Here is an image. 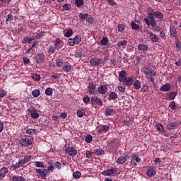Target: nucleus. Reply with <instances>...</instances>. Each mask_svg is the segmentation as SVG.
<instances>
[{
    "mask_svg": "<svg viewBox=\"0 0 181 181\" xmlns=\"http://www.w3.org/2000/svg\"><path fill=\"white\" fill-rule=\"evenodd\" d=\"M127 159H128V155L119 156L117 160V163L118 165H124L127 162Z\"/></svg>",
    "mask_w": 181,
    "mask_h": 181,
    "instance_id": "nucleus-9",
    "label": "nucleus"
},
{
    "mask_svg": "<svg viewBox=\"0 0 181 181\" xmlns=\"http://www.w3.org/2000/svg\"><path fill=\"white\" fill-rule=\"evenodd\" d=\"M148 12H150V13H148V16L144 18V22L146 25H147L148 27L156 26V25H158V23L156 22V20H155V16L153 15V10L149 8L148 9Z\"/></svg>",
    "mask_w": 181,
    "mask_h": 181,
    "instance_id": "nucleus-1",
    "label": "nucleus"
},
{
    "mask_svg": "<svg viewBox=\"0 0 181 181\" xmlns=\"http://www.w3.org/2000/svg\"><path fill=\"white\" fill-rule=\"evenodd\" d=\"M108 87H110V86L107 83L100 85V86L98 88V93L102 95L107 94Z\"/></svg>",
    "mask_w": 181,
    "mask_h": 181,
    "instance_id": "nucleus-4",
    "label": "nucleus"
},
{
    "mask_svg": "<svg viewBox=\"0 0 181 181\" xmlns=\"http://www.w3.org/2000/svg\"><path fill=\"white\" fill-rule=\"evenodd\" d=\"M35 172L39 175L40 177L42 180L46 179L47 175L50 174V172H49V170L47 169L37 168L35 169Z\"/></svg>",
    "mask_w": 181,
    "mask_h": 181,
    "instance_id": "nucleus-2",
    "label": "nucleus"
},
{
    "mask_svg": "<svg viewBox=\"0 0 181 181\" xmlns=\"http://www.w3.org/2000/svg\"><path fill=\"white\" fill-rule=\"evenodd\" d=\"M93 153H93V152L86 151V158H90L93 156Z\"/></svg>",
    "mask_w": 181,
    "mask_h": 181,
    "instance_id": "nucleus-61",
    "label": "nucleus"
},
{
    "mask_svg": "<svg viewBox=\"0 0 181 181\" xmlns=\"http://www.w3.org/2000/svg\"><path fill=\"white\" fill-rule=\"evenodd\" d=\"M153 14L157 19H163V14L159 11H156Z\"/></svg>",
    "mask_w": 181,
    "mask_h": 181,
    "instance_id": "nucleus-29",
    "label": "nucleus"
},
{
    "mask_svg": "<svg viewBox=\"0 0 181 181\" xmlns=\"http://www.w3.org/2000/svg\"><path fill=\"white\" fill-rule=\"evenodd\" d=\"M56 49H57V47H56V45L54 47L49 46L48 48V53H49V54H53V53L56 52Z\"/></svg>",
    "mask_w": 181,
    "mask_h": 181,
    "instance_id": "nucleus-34",
    "label": "nucleus"
},
{
    "mask_svg": "<svg viewBox=\"0 0 181 181\" xmlns=\"http://www.w3.org/2000/svg\"><path fill=\"white\" fill-rule=\"evenodd\" d=\"M75 5L78 8H80V6L84 5V0H75Z\"/></svg>",
    "mask_w": 181,
    "mask_h": 181,
    "instance_id": "nucleus-35",
    "label": "nucleus"
},
{
    "mask_svg": "<svg viewBox=\"0 0 181 181\" xmlns=\"http://www.w3.org/2000/svg\"><path fill=\"white\" fill-rule=\"evenodd\" d=\"M63 64V59H59L56 61V66L57 67H60Z\"/></svg>",
    "mask_w": 181,
    "mask_h": 181,
    "instance_id": "nucleus-51",
    "label": "nucleus"
},
{
    "mask_svg": "<svg viewBox=\"0 0 181 181\" xmlns=\"http://www.w3.org/2000/svg\"><path fill=\"white\" fill-rule=\"evenodd\" d=\"M86 142H87V144H91V142L93 141V136L88 134L86 136L85 139Z\"/></svg>",
    "mask_w": 181,
    "mask_h": 181,
    "instance_id": "nucleus-38",
    "label": "nucleus"
},
{
    "mask_svg": "<svg viewBox=\"0 0 181 181\" xmlns=\"http://www.w3.org/2000/svg\"><path fill=\"white\" fill-rule=\"evenodd\" d=\"M177 127V124L172 122L167 125V129H175Z\"/></svg>",
    "mask_w": 181,
    "mask_h": 181,
    "instance_id": "nucleus-30",
    "label": "nucleus"
},
{
    "mask_svg": "<svg viewBox=\"0 0 181 181\" xmlns=\"http://www.w3.org/2000/svg\"><path fill=\"white\" fill-rule=\"evenodd\" d=\"M64 36L65 37H70L71 36H73V30L69 29Z\"/></svg>",
    "mask_w": 181,
    "mask_h": 181,
    "instance_id": "nucleus-42",
    "label": "nucleus"
},
{
    "mask_svg": "<svg viewBox=\"0 0 181 181\" xmlns=\"http://www.w3.org/2000/svg\"><path fill=\"white\" fill-rule=\"evenodd\" d=\"M148 49V45L139 44L138 45V50H139L140 52H146Z\"/></svg>",
    "mask_w": 181,
    "mask_h": 181,
    "instance_id": "nucleus-18",
    "label": "nucleus"
},
{
    "mask_svg": "<svg viewBox=\"0 0 181 181\" xmlns=\"http://www.w3.org/2000/svg\"><path fill=\"white\" fill-rule=\"evenodd\" d=\"M148 35H149L148 39H150V40H151V42H158V35H156V34H153V33H151V32H148Z\"/></svg>",
    "mask_w": 181,
    "mask_h": 181,
    "instance_id": "nucleus-14",
    "label": "nucleus"
},
{
    "mask_svg": "<svg viewBox=\"0 0 181 181\" xmlns=\"http://www.w3.org/2000/svg\"><path fill=\"white\" fill-rule=\"evenodd\" d=\"M90 103L92 105L97 104L99 107H103V100L98 98L97 96L91 98Z\"/></svg>",
    "mask_w": 181,
    "mask_h": 181,
    "instance_id": "nucleus-7",
    "label": "nucleus"
},
{
    "mask_svg": "<svg viewBox=\"0 0 181 181\" xmlns=\"http://www.w3.org/2000/svg\"><path fill=\"white\" fill-rule=\"evenodd\" d=\"M127 44H128V41L122 40L118 42L117 46H127Z\"/></svg>",
    "mask_w": 181,
    "mask_h": 181,
    "instance_id": "nucleus-48",
    "label": "nucleus"
},
{
    "mask_svg": "<svg viewBox=\"0 0 181 181\" xmlns=\"http://www.w3.org/2000/svg\"><path fill=\"white\" fill-rule=\"evenodd\" d=\"M12 21H13V16H12V14H8L7 16V18L6 20V22H12Z\"/></svg>",
    "mask_w": 181,
    "mask_h": 181,
    "instance_id": "nucleus-52",
    "label": "nucleus"
},
{
    "mask_svg": "<svg viewBox=\"0 0 181 181\" xmlns=\"http://www.w3.org/2000/svg\"><path fill=\"white\" fill-rule=\"evenodd\" d=\"M32 42V38L25 37L23 39V43H31Z\"/></svg>",
    "mask_w": 181,
    "mask_h": 181,
    "instance_id": "nucleus-58",
    "label": "nucleus"
},
{
    "mask_svg": "<svg viewBox=\"0 0 181 181\" xmlns=\"http://www.w3.org/2000/svg\"><path fill=\"white\" fill-rule=\"evenodd\" d=\"M131 26L134 30H138V29H139V25L135 23L134 21L131 23Z\"/></svg>",
    "mask_w": 181,
    "mask_h": 181,
    "instance_id": "nucleus-41",
    "label": "nucleus"
},
{
    "mask_svg": "<svg viewBox=\"0 0 181 181\" xmlns=\"http://www.w3.org/2000/svg\"><path fill=\"white\" fill-rule=\"evenodd\" d=\"M73 177H74V179H80L81 177V173H80V171L74 172Z\"/></svg>",
    "mask_w": 181,
    "mask_h": 181,
    "instance_id": "nucleus-33",
    "label": "nucleus"
},
{
    "mask_svg": "<svg viewBox=\"0 0 181 181\" xmlns=\"http://www.w3.org/2000/svg\"><path fill=\"white\" fill-rule=\"evenodd\" d=\"M108 131H110V126L103 125L101 129H100L98 130V132H99V134H101V132H107Z\"/></svg>",
    "mask_w": 181,
    "mask_h": 181,
    "instance_id": "nucleus-24",
    "label": "nucleus"
},
{
    "mask_svg": "<svg viewBox=\"0 0 181 181\" xmlns=\"http://www.w3.org/2000/svg\"><path fill=\"white\" fill-rule=\"evenodd\" d=\"M124 78H127V71L122 70L119 74V81H124Z\"/></svg>",
    "mask_w": 181,
    "mask_h": 181,
    "instance_id": "nucleus-19",
    "label": "nucleus"
},
{
    "mask_svg": "<svg viewBox=\"0 0 181 181\" xmlns=\"http://www.w3.org/2000/svg\"><path fill=\"white\" fill-rule=\"evenodd\" d=\"M109 98L114 101L117 100V98H118V95L115 92H111L110 93H109Z\"/></svg>",
    "mask_w": 181,
    "mask_h": 181,
    "instance_id": "nucleus-25",
    "label": "nucleus"
},
{
    "mask_svg": "<svg viewBox=\"0 0 181 181\" xmlns=\"http://www.w3.org/2000/svg\"><path fill=\"white\" fill-rule=\"evenodd\" d=\"M30 117H33V119H37L39 117H40V115L36 111V110H33L30 112Z\"/></svg>",
    "mask_w": 181,
    "mask_h": 181,
    "instance_id": "nucleus-22",
    "label": "nucleus"
},
{
    "mask_svg": "<svg viewBox=\"0 0 181 181\" xmlns=\"http://www.w3.org/2000/svg\"><path fill=\"white\" fill-rule=\"evenodd\" d=\"M108 38L107 37H103L100 40V45H102V46H105L106 45H108Z\"/></svg>",
    "mask_w": 181,
    "mask_h": 181,
    "instance_id": "nucleus-31",
    "label": "nucleus"
},
{
    "mask_svg": "<svg viewBox=\"0 0 181 181\" xmlns=\"http://www.w3.org/2000/svg\"><path fill=\"white\" fill-rule=\"evenodd\" d=\"M102 60L98 59V58H93L90 61V63L91 64V66H99L100 63H101Z\"/></svg>",
    "mask_w": 181,
    "mask_h": 181,
    "instance_id": "nucleus-16",
    "label": "nucleus"
},
{
    "mask_svg": "<svg viewBox=\"0 0 181 181\" xmlns=\"http://www.w3.org/2000/svg\"><path fill=\"white\" fill-rule=\"evenodd\" d=\"M117 29L119 32H124V30L125 29V25H124V24H120L119 25Z\"/></svg>",
    "mask_w": 181,
    "mask_h": 181,
    "instance_id": "nucleus-53",
    "label": "nucleus"
},
{
    "mask_svg": "<svg viewBox=\"0 0 181 181\" xmlns=\"http://www.w3.org/2000/svg\"><path fill=\"white\" fill-rule=\"evenodd\" d=\"M125 86H119L118 90L120 93H125Z\"/></svg>",
    "mask_w": 181,
    "mask_h": 181,
    "instance_id": "nucleus-63",
    "label": "nucleus"
},
{
    "mask_svg": "<svg viewBox=\"0 0 181 181\" xmlns=\"http://www.w3.org/2000/svg\"><path fill=\"white\" fill-rule=\"evenodd\" d=\"M120 82L123 83L125 86H131L134 84V79L131 77H126L123 81H120Z\"/></svg>",
    "mask_w": 181,
    "mask_h": 181,
    "instance_id": "nucleus-11",
    "label": "nucleus"
},
{
    "mask_svg": "<svg viewBox=\"0 0 181 181\" xmlns=\"http://www.w3.org/2000/svg\"><path fill=\"white\" fill-rule=\"evenodd\" d=\"M147 90H148V86L143 85L142 88H141V91H142V93H145V91H146Z\"/></svg>",
    "mask_w": 181,
    "mask_h": 181,
    "instance_id": "nucleus-64",
    "label": "nucleus"
},
{
    "mask_svg": "<svg viewBox=\"0 0 181 181\" xmlns=\"http://www.w3.org/2000/svg\"><path fill=\"white\" fill-rule=\"evenodd\" d=\"M84 113L85 112H84V110L83 109H79L77 111V115L79 118H82V117L84 115Z\"/></svg>",
    "mask_w": 181,
    "mask_h": 181,
    "instance_id": "nucleus-39",
    "label": "nucleus"
},
{
    "mask_svg": "<svg viewBox=\"0 0 181 181\" xmlns=\"http://www.w3.org/2000/svg\"><path fill=\"white\" fill-rule=\"evenodd\" d=\"M170 35L172 36V37H175V36L177 35V31L176 30V28H175L173 25H171L170 27Z\"/></svg>",
    "mask_w": 181,
    "mask_h": 181,
    "instance_id": "nucleus-17",
    "label": "nucleus"
},
{
    "mask_svg": "<svg viewBox=\"0 0 181 181\" xmlns=\"http://www.w3.org/2000/svg\"><path fill=\"white\" fill-rule=\"evenodd\" d=\"M10 180L11 181H26V179L23 178L22 176L19 175H12L10 177Z\"/></svg>",
    "mask_w": 181,
    "mask_h": 181,
    "instance_id": "nucleus-15",
    "label": "nucleus"
},
{
    "mask_svg": "<svg viewBox=\"0 0 181 181\" xmlns=\"http://www.w3.org/2000/svg\"><path fill=\"white\" fill-rule=\"evenodd\" d=\"M115 112V110L114 109L108 107L105 111V115H106V117H110V115H113Z\"/></svg>",
    "mask_w": 181,
    "mask_h": 181,
    "instance_id": "nucleus-20",
    "label": "nucleus"
},
{
    "mask_svg": "<svg viewBox=\"0 0 181 181\" xmlns=\"http://www.w3.org/2000/svg\"><path fill=\"white\" fill-rule=\"evenodd\" d=\"M66 153H69L70 156H76L77 155V150L74 147H69L66 150Z\"/></svg>",
    "mask_w": 181,
    "mask_h": 181,
    "instance_id": "nucleus-10",
    "label": "nucleus"
},
{
    "mask_svg": "<svg viewBox=\"0 0 181 181\" xmlns=\"http://www.w3.org/2000/svg\"><path fill=\"white\" fill-rule=\"evenodd\" d=\"M74 42L75 45H80V43L81 42V36L78 35H76L74 38Z\"/></svg>",
    "mask_w": 181,
    "mask_h": 181,
    "instance_id": "nucleus-27",
    "label": "nucleus"
},
{
    "mask_svg": "<svg viewBox=\"0 0 181 181\" xmlns=\"http://www.w3.org/2000/svg\"><path fill=\"white\" fill-rule=\"evenodd\" d=\"M53 160H50L48 163L49 167L47 168V170H48V172H49V170L51 172H53L54 169V166H53Z\"/></svg>",
    "mask_w": 181,
    "mask_h": 181,
    "instance_id": "nucleus-32",
    "label": "nucleus"
},
{
    "mask_svg": "<svg viewBox=\"0 0 181 181\" xmlns=\"http://www.w3.org/2000/svg\"><path fill=\"white\" fill-rule=\"evenodd\" d=\"M143 72L146 76H148V77H155V76H156V72L153 71V69H150L148 66L143 68Z\"/></svg>",
    "mask_w": 181,
    "mask_h": 181,
    "instance_id": "nucleus-3",
    "label": "nucleus"
},
{
    "mask_svg": "<svg viewBox=\"0 0 181 181\" xmlns=\"http://www.w3.org/2000/svg\"><path fill=\"white\" fill-rule=\"evenodd\" d=\"M45 58H46V57L44 55L43 53L38 54V55H37L38 63H42V62H45Z\"/></svg>",
    "mask_w": 181,
    "mask_h": 181,
    "instance_id": "nucleus-26",
    "label": "nucleus"
},
{
    "mask_svg": "<svg viewBox=\"0 0 181 181\" xmlns=\"http://www.w3.org/2000/svg\"><path fill=\"white\" fill-rule=\"evenodd\" d=\"M83 103H85V104H87V103H90V97L84 96L83 98Z\"/></svg>",
    "mask_w": 181,
    "mask_h": 181,
    "instance_id": "nucleus-56",
    "label": "nucleus"
},
{
    "mask_svg": "<svg viewBox=\"0 0 181 181\" xmlns=\"http://www.w3.org/2000/svg\"><path fill=\"white\" fill-rule=\"evenodd\" d=\"M147 176H148L149 177H152V176H155V175H156V171H155V170L153 169H148L147 170Z\"/></svg>",
    "mask_w": 181,
    "mask_h": 181,
    "instance_id": "nucleus-23",
    "label": "nucleus"
},
{
    "mask_svg": "<svg viewBox=\"0 0 181 181\" xmlns=\"http://www.w3.org/2000/svg\"><path fill=\"white\" fill-rule=\"evenodd\" d=\"M95 153H96V155H103V153H104V151L101 149H96L95 150Z\"/></svg>",
    "mask_w": 181,
    "mask_h": 181,
    "instance_id": "nucleus-59",
    "label": "nucleus"
},
{
    "mask_svg": "<svg viewBox=\"0 0 181 181\" xmlns=\"http://www.w3.org/2000/svg\"><path fill=\"white\" fill-rule=\"evenodd\" d=\"M176 97V92L173 91L168 94V99L169 100H175V98Z\"/></svg>",
    "mask_w": 181,
    "mask_h": 181,
    "instance_id": "nucleus-40",
    "label": "nucleus"
},
{
    "mask_svg": "<svg viewBox=\"0 0 181 181\" xmlns=\"http://www.w3.org/2000/svg\"><path fill=\"white\" fill-rule=\"evenodd\" d=\"M74 45H76V43L74 42V38H69L68 40V45L69 46H74Z\"/></svg>",
    "mask_w": 181,
    "mask_h": 181,
    "instance_id": "nucleus-50",
    "label": "nucleus"
},
{
    "mask_svg": "<svg viewBox=\"0 0 181 181\" xmlns=\"http://www.w3.org/2000/svg\"><path fill=\"white\" fill-rule=\"evenodd\" d=\"M54 166L57 169H62V164L60 163V162L59 161H57L55 163H54Z\"/></svg>",
    "mask_w": 181,
    "mask_h": 181,
    "instance_id": "nucleus-60",
    "label": "nucleus"
},
{
    "mask_svg": "<svg viewBox=\"0 0 181 181\" xmlns=\"http://www.w3.org/2000/svg\"><path fill=\"white\" fill-rule=\"evenodd\" d=\"M133 86H134L135 90H139L141 88V81L139 80H136L134 82Z\"/></svg>",
    "mask_w": 181,
    "mask_h": 181,
    "instance_id": "nucleus-28",
    "label": "nucleus"
},
{
    "mask_svg": "<svg viewBox=\"0 0 181 181\" xmlns=\"http://www.w3.org/2000/svg\"><path fill=\"white\" fill-rule=\"evenodd\" d=\"M115 172H117L114 168H109L102 172V175L104 176H112Z\"/></svg>",
    "mask_w": 181,
    "mask_h": 181,
    "instance_id": "nucleus-8",
    "label": "nucleus"
},
{
    "mask_svg": "<svg viewBox=\"0 0 181 181\" xmlns=\"http://www.w3.org/2000/svg\"><path fill=\"white\" fill-rule=\"evenodd\" d=\"M35 166H36V168H45V165L40 161H36L35 163Z\"/></svg>",
    "mask_w": 181,
    "mask_h": 181,
    "instance_id": "nucleus-47",
    "label": "nucleus"
},
{
    "mask_svg": "<svg viewBox=\"0 0 181 181\" xmlns=\"http://www.w3.org/2000/svg\"><path fill=\"white\" fill-rule=\"evenodd\" d=\"M156 129L158 132H163V126L160 124H156Z\"/></svg>",
    "mask_w": 181,
    "mask_h": 181,
    "instance_id": "nucleus-44",
    "label": "nucleus"
},
{
    "mask_svg": "<svg viewBox=\"0 0 181 181\" xmlns=\"http://www.w3.org/2000/svg\"><path fill=\"white\" fill-rule=\"evenodd\" d=\"M32 78L33 80H35V81H40V74H33L32 76Z\"/></svg>",
    "mask_w": 181,
    "mask_h": 181,
    "instance_id": "nucleus-43",
    "label": "nucleus"
},
{
    "mask_svg": "<svg viewBox=\"0 0 181 181\" xmlns=\"http://www.w3.org/2000/svg\"><path fill=\"white\" fill-rule=\"evenodd\" d=\"M88 93L90 95H95V93H97V87L95 86V84L93 83H89L88 86Z\"/></svg>",
    "mask_w": 181,
    "mask_h": 181,
    "instance_id": "nucleus-6",
    "label": "nucleus"
},
{
    "mask_svg": "<svg viewBox=\"0 0 181 181\" xmlns=\"http://www.w3.org/2000/svg\"><path fill=\"white\" fill-rule=\"evenodd\" d=\"M19 168H21V164L19 163H17L16 164H13L11 165V168H13V170L19 169Z\"/></svg>",
    "mask_w": 181,
    "mask_h": 181,
    "instance_id": "nucleus-55",
    "label": "nucleus"
},
{
    "mask_svg": "<svg viewBox=\"0 0 181 181\" xmlns=\"http://www.w3.org/2000/svg\"><path fill=\"white\" fill-rule=\"evenodd\" d=\"M63 8L65 11H69V9H71V4H66L63 6Z\"/></svg>",
    "mask_w": 181,
    "mask_h": 181,
    "instance_id": "nucleus-54",
    "label": "nucleus"
},
{
    "mask_svg": "<svg viewBox=\"0 0 181 181\" xmlns=\"http://www.w3.org/2000/svg\"><path fill=\"white\" fill-rule=\"evenodd\" d=\"M26 134H28V135H35V134H36V129H28L26 130Z\"/></svg>",
    "mask_w": 181,
    "mask_h": 181,
    "instance_id": "nucleus-37",
    "label": "nucleus"
},
{
    "mask_svg": "<svg viewBox=\"0 0 181 181\" xmlns=\"http://www.w3.org/2000/svg\"><path fill=\"white\" fill-rule=\"evenodd\" d=\"M32 95L34 97L37 98L40 95V90L39 89H35L32 91Z\"/></svg>",
    "mask_w": 181,
    "mask_h": 181,
    "instance_id": "nucleus-36",
    "label": "nucleus"
},
{
    "mask_svg": "<svg viewBox=\"0 0 181 181\" xmlns=\"http://www.w3.org/2000/svg\"><path fill=\"white\" fill-rule=\"evenodd\" d=\"M8 170L6 167H3L0 169V180H2L5 176H6V173H8Z\"/></svg>",
    "mask_w": 181,
    "mask_h": 181,
    "instance_id": "nucleus-12",
    "label": "nucleus"
},
{
    "mask_svg": "<svg viewBox=\"0 0 181 181\" xmlns=\"http://www.w3.org/2000/svg\"><path fill=\"white\" fill-rule=\"evenodd\" d=\"M175 46H176L177 49H179V50H180V49H181V42H180V41H179V40H177L175 42Z\"/></svg>",
    "mask_w": 181,
    "mask_h": 181,
    "instance_id": "nucleus-57",
    "label": "nucleus"
},
{
    "mask_svg": "<svg viewBox=\"0 0 181 181\" xmlns=\"http://www.w3.org/2000/svg\"><path fill=\"white\" fill-rule=\"evenodd\" d=\"M45 94L46 95H52V94H53V89H52L51 88H47L45 90Z\"/></svg>",
    "mask_w": 181,
    "mask_h": 181,
    "instance_id": "nucleus-45",
    "label": "nucleus"
},
{
    "mask_svg": "<svg viewBox=\"0 0 181 181\" xmlns=\"http://www.w3.org/2000/svg\"><path fill=\"white\" fill-rule=\"evenodd\" d=\"M20 144L23 146H30L32 144H33V141L30 139H28L26 137H23L20 140Z\"/></svg>",
    "mask_w": 181,
    "mask_h": 181,
    "instance_id": "nucleus-5",
    "label": "nucleus"
},
{
    "mask_svg": "<svg viewBox=\"0 0 181 181\" xmlns=\"http://www.w3.org/2000/svg\"><path fill=\"white\" fill-rule=\"evenodd\" d=\"M62 70H64V71H65L66 73H69V71H71V65H70V64L69 63L64 64Z\"/></svg>",
    "mask_w": 181,
    "mask_h": 181,
    "instance_id": "nucleus-21",
    "label": "nucleus"
},
{
    "mask_svg": "<svg viewBox=\"0 0 181 181\" xmlns=\"http://www.w3.org/2000/svg\"><path fill=\"white\" fill-rule=\"evenodd\" d=\"M132 158H135L136 162H141V158L136 154H132Z\"/></svg>",
    "mask_w": 181,
    "mask_h": 181,
    "instance_id": "nucleus-62",
    "label": "nucleus"
},
{
    "mask_svg": "<svg viewBox=\"0 0 181 181\" xmlns=\"http://www.w3.org/2000/svg\"><path fill=\"white\" fill-rule=\"evenodd\" d=\"M169 107L170 108H171V110L177 109V107L176 106V103H175V101L170 102Z\"/></svg>",
    "mask_w": 181,
    "mask_h": 181,
    "instance_id": "nucleus-46",
    "label": "nucleus"
},
{
    "mask_svg": "<svg viewBox=\"0 0 181 181\" xmlns=\"http://www.w3.org/2000/svg\"><path fill=\"white\" fill-rule=\"evenodd\" d=\"M170 88H172V86L170 85V83H165L160 88V91H170Z\"/></svg>",
    "mask_w": 181,
    "mask_h": 181,
    "instance_id": "nucleus-13",
    "label": "nucleus"
},
{
    "mask_svg": "<svg viewBox=\"0 0 181 181\" xmlns=\"http://www.w3.org/2000/svg\"><path fill=\"white\" fill-rule=\"evenodd\" d=\"M86 18H88V14H87V13L84 14L83 13H79L80 19L84 20V19H86Z\"/></svg>",
    "mask_w": 181,
    "mask_h": 181,
    "instance_id": "nucleus-49",
    "label": "nucleus"
}]
</instances>
